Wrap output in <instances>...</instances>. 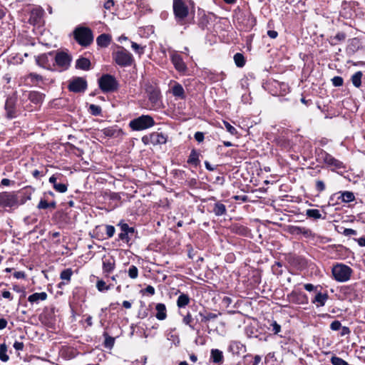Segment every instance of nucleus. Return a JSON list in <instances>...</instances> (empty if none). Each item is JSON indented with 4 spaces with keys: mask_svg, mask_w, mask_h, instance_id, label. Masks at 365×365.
Segmentation results:
<instances>
[{
    "mask_svg": "<svg viewBox=\"0 0 365 365\" xmlns=\"http://www.w3.org/2000/svg\"><path fill=\"white\" fill-rule=\"evenodd\" d=\"M112 58L116 64L121 67H127L133 62V55L122 46H118L112 53Z\"/></svg>",
    "mask_w": 365,
    "mask_h": 365,
    "instance_id": "nucleus-1",
    "label": "nucleus"
},
{
    "mask_svg": "<svg viewBox=\"0 0 365 365\" xmlns=\"http://www.w3.org/2000/svg\"><path fill=\"white\" fill-rule=\"evenodd\" d=\"M76 41L83 46H89L93 41L92 31L85 26H78L73 31Z\"/></svg>",
    "mask_w": 365,
    "mask_h": 365,
    "instance_id": "nucleus-2",
    "label": "nucleus"
},
{
    "mask_svg": "<svg viewBox=\"0 0 365 365\" xmlns=\"http://www.w3.org/2000/svg\"><path fill=\"white\" fill-rule=\"evenodd\" d=\"M331 272L336 281L345 282L349 280L352 274V269L346 264H336L332 267Z\"/></svg>",
    "mask_w": 365,
    "mask_h": 365,
    "instance_id": "nucleus-3",
    "label": "nucleus"
},
{
    "mask_svg": "<svg viewBox=\"0 0 365 365\" xmlns=\"http://www.w3.org/2000/svg\"><path fill=\"white\" fill-rule=\"evenodd\" d=\"M155 125L153 118L148 115H142L129 123V126L133 130H143L151 128Z\"/></svg>",
    "mask_w": 365,
    "mask_h": 365,
    "instance_id": "nucleus-4",
    "label": "nucleus"
},
{
    "mask_svg": "<svg viewBox=\"0 0 365 365\" xmlns=\"http://www.w3.org/2000/svg\"><path fill=\"white\" fill-rule=\"evenodd\" d=\"M99 87L104 93L113 92L118 88V82L115 77L110 74L103 75L98 79Z\"/></svg>",
    "mask_w": 365,
    "mask_h": 365,
    "instance_id": "nucleus-5",
    "label": "nucleus"
},
{
    "mask_svg": "<svg viewBox=\"0 0 365 365\" xmlns=\"http://www.w3.org/2000/svg\"><path fill=\"white\" fill-rule=\"evenodd\" d=\"M320 158L331 170L344 168V165L342 162L336 159L326 151H322L320 153Z\"/></svg>",
    "mask_w": 365,
    "mask_h": 365,
    "instance_id": "nucleus-6",
    "label": "nucleus"
},
{
    "mask_svg": "<svg viewBox=\"0 0 365 365\" xmlns=\"http://www.w3.org/2000/svg\"><path fill=\"white\" fill-rule=\"evenodd\" d=\"M36 62L42 68L52 69V66H55L54 53L53 52L43 53L36 58Z\"/></svg>",
    "mask_w": 365,
    "mask_h": 365,
    "instance_id": "nucleus-7",
    "label": "nucleus"
},
{
    "mask_svg": "<svg viewBox=\"0 0 365 365\" xmlns=\"http://www.w3.org/2000/svg\"><path fill=\"white\" fill-rule=\"evenodd\" d=\"M173 11L178 20H182L188 15V7L182 0H174Z\"/></svg>",
    "mask_w": 365,
    "mask_h": 365,
    "instance_id": "nucleus-8",
    "label": "nucleus"
},
{
    "mask_svg": "<svg viewBox=\"0 0 365 365\" xmlns=\"http://www.w3.org/2000/svg\"><path fill=\"white\" fill-rule=\"evenodd\" d=\"M142 140L145 144L157 145L165 144L167 142V136L163 133L153 132L149 136H144Z\"/></svg>",
    "mask_w": 365,
    "mask_h": 365,
    "instance_id": "nucleus-9",
    "label": "nucleus"
},
{
    "mask_svg": "<svg viewBox=\"0 0 365 365\" xmlns=\"http://www.w3.org/2000/svg\"><path fill=\"white\" fill-rule=\"evenodd\" d=\"M17 204L18 200L16 195L8 192H0V206L12 207Z\"/></svg>",
    "mask_w": 365,
    "mask_h": 365,
    "instance_id": "nucleus-10",
    "label": "nucleus"
},
{
    "mask_svg": "<svg viewBox=\"0 0 365 365\" xmlns=\"http://www.w3.org/2000/svg\"><path fill=\"white\" fill-rule=\"evenodd\" d=\"M71 57L65 52H58L54 54V62L61 70H66L71 64Z\"/></svg>",
    "mask_w": 365,
    "mask_h": 365,
    "instance_id": "nucleus-11",
    "label": "nucleus"
},
{
    "mask_svg": "<svg viewBox=\"0 0 365 365\" xmlns=\"http://www.w3.org/2000/svg\"><path fill=\"white\" fill-rule=\"evenodd\" d=\"M86 88L87 82L84 78L81 77H77L73 78L72 81H70L68 85V89L71 91L75 93L84 92Z\"/></svg>",
    "mask_w": 365,
    "mask_h": 365,
    "instance_id": "nucleus-12",
    "label": "nucleus"
},
{
    "mask_svg": "<svg viewBox=\"0 0 365 365\" xmlns=\"http://www.w3.org/2000/svg\"><path fill=\"white\" fill-rule=\"evenodd\" d=\"M171 61L175 68L180 73H184L187 71V67L182 60V58L177 53H173L170 56Z\"/></svg>",
    "mask_w": 365,
    "mask_h": 365,
    "instance_id": "nucleus-13",
    "label": "nucleus"
},
{
    "mask_svg": "<svg viewBox=\"0 0 365 365\" xmlns=\"http://www.w3.org/2000/svg\"><path fill=\"white\" fill-rule=\"evenodd\" d=\"M146 92L148 93V99L151 103L152 106H159L160 98V91L157 88L150 86L146 89Z\"/></svg>",
    "mask_w": 365,
    "mask_h": 365,
    "instance_id": "nucleus-14",
    "label": "nucleus"
},
{
    "mask_svg": "<svg viewBox=\"0 0 365 365\" xmlns=\"http://www.w3.org/2000/svg\"><path fill=\"white\" fill-rule=\"evenodd\" d=\"M115 267V259L112 257L103 258V271L106 274L112 272Z\"/></svg>",
    "mask_w": 365,
    "mask_h": 365,
    "instance_id": "nucleus-15",
    "label": "nucleus"
},
{
    "mask_svg": "<svg viewBox=\"0 0 365 365\" xmlns=\"http://www.w3.org/2000/svg\"><path fill=\"white\" fill-rule=\"evenodd\" d=\"M171 92L175 98H178L182 100L185 98V90L179 83L175 82L171 88Z\"/></svg>",
    "mask_w": 365,
    "mask_h": 365,
    "instance_id": "nucleus-16",
    "label": "nucleus"
},
{
    "mask_svg": "<svg viewBox=\"0 0 365 365\" xmlns=\"http://www.w3.org/2000/svg\"><path fill=\"white\" fill-rule=\"evenodd\" d=\"M155 317L160 321L165 320L167 318V309L164 304L158 303L155 305Z\"/></svg>",
    "mask_w": 365,
    "mask_h": 365,
    "instance_id": "nucleus-17",
    "label": "nucleus"
},
{
    "mask_svg": "<svg viewBox=\"0 0 365 365\" xmlns=\"http://www.w3.org/2000/svg\"><path fill=\"white\" fill-rule=\"evenodd\" d=\"M5 110L6 112V117L8 118H14L16 117V110L14 106V102L11 99H8L5 103Z\"/></svg>",
    "mask_w": 365,
    "mask_h": 365,
    "instance_id": "nucleus-18",
    "label": "nucleus"
},
{
    "mask_svg": "<svg viewBox=\"0 0 365 365\" xmlns=\"http://www.w3.org/2000/svg\"><path fill=\"white\" fill-rule=\"evenodd\" d=\"M111 41V36L106 34L98 36L96 38L97 44L101 47H107Z\"/></svg>",
    "mask_w": 365,
    "mask_h": 365,
    "instance_id": "nucleus-19",
    "label": "nucleus"
},
{
    "mask_svg": "<svg viewBox=\"0 0 365 365\" xmlns=\"http://www.w3.org/2000/svg\"><path fill=\"white\" fill-rule=\"evenodd\" d=\"M43 98L44 95L38 91H31L29 94V99L35 104L41 103Z\"/></svg>",
    "mask_w": 365,
    "mask_h": 365,
    "instance_id": "nucleus-20",
    "label": "nucleus"
},
{
    "mask_svg": "<svg viewBox=\"0 0 365 365\" xmlns=\"http://www.w3.org/2000/svg\"><path fill=\"white\" fill-rule=\"evenodd\" d=\"M46 299L47 294L46 292H36L29 297L28 301L31 303H38L39 301H44Z\"/></svg>",
    "mask_w": 365,
    "mask_h": 365,
    "instance_id": "nucleus-21",
    "label": "nucleus"
},
{
    "mask_svg": "<svg viewBox=\"0 0 365 365\" xmlns=\"http://www.w3.org/2000/svg\"><path fill=\"white\" fill-rule=\"evenodd\" d=\"M210 358L215 364H221L223 362V354L219 349H212Z\"/></svg>",
    "mask_w": 365,
    "mask_h": 365,
    "instance_id": "nucleus-22",
    "label": "nucleus"
},
{
    "mask_svg": "<svg viewBox=\"0 0 365 365\" xmlns=\"http://www.w3.org/2000/svg\"><path fill=\"white\" fill-rule=\"evenodd\" d=\"M190 298L188 294L181 293L177 299V306L178 308H184L189 304Z\"/></svg>",
    "mask_w": 365,
    "mask_h": 365,
    "instance_id": "nucleus-23",
    "label": "nucleus"
},
{
    "mask_svg": "<svg viewBox=\"0 0 365 365\" xmlns=\"http://www.w3.org/2000/svg\"><path fill=\"white\" fill-rule=\"evenodd\" d=\"M328 294H322L321 292H319L316 294L314 299H313V303H317V307H323L324 306L327 300L328 299Z\"/></svg>",
    "mask_w": 365,
    "mask_h": 365,
    "instance_id": "nucleus-24",
    "label": "nucleus"
},
{
    "mask_svg": "<svg viewBox=\"0 0 365 365\" xmlns=\"http://www.w3.org/2000/svg\"><path fill=\"white\" fill-rule=\"evenodd\" d=\"M212 212L216 216H222L226 214L227 209L224 204L221 203L220 202H217L214 205Z\"/></svg>",
    "mask_w": 365,
    "mask_h": 365,
    "instance_id": "nucleus-25",
    "label": "nucleus"
},
{
    "mask_svg": "<svg viewBox=\"0 0 365 365\" xmlns=\"http://www.w3.org/2000/svg\"><path fill=\"white\" fill-rule=\"evenodd\" d=\"M91 62L86 58H80L76 61V68L82 70H88L90 68Z\"/></svg>",
    "mask_w": 365,
    "mask_h": 365,
    "instance_id": "nucleus-26",
    "label": "nucleus"
},
{
    "mask_svg": "<svg viewBox=\"0 0 365 365\" xmlns=\"http://www.w3.org/2000/svg\"><path fill=\"white\" fill-rule=\"evenodd\" d=\"M101 131L103 134L105 135L106 136L117 137L119 135L120 130L117 129L115 127H108L103 129Z\"/></svg>",
    "mask_w": 365,
    "mask_h": 365,
    "instance_id": "nucleus-27",
    "label": "nucleus"
},
{
    "mask_svg": "<svg viewBox=\"0 0 365 365\" xmlns=\"http://www.w3.org/2000/svg\"><path fill=\"white\" fill-rule=\"evenodd\" d=\"M306 215L308 217L313 218L314 220H318L320 218L324 219L325 217H322L320 211L317 209H308L306 211Z\"/></svg>",
    "mask_w": 365,
    "mask_h": 365,
    "instance_id": "nucleus-28",
    "label": "nucleus"
},
{
    "mask_svg": "<svg viewBox=\"0 0 365 365\" xmlns=\"http://www.w3.org/2000/svg\"><path fill=\"white\" fill-rule=\"evenodd\" d=\"M8 349L6 344H1L0 345V359L3 362H6L9 359L8 354Z\"/></svg>",
    "mask_w": 365,
    "mask_h": 365,
    "instance_id": "nucleus-29",
    "label": "nucleus"
},
{
    "mask_svg": "<svg viewBox=\"0 0 365 365\" xmlns=\"http://www.w3.org/2000/svg\"><path fill=\"white\" fill-rule=\"evenodd\" d=\"M361 78H362V72L361 71H357L351 76V82L355 87L359 88L361 86Z\"/></svg>",
    "mask_w": 365,
    "mask_h": 365,
    "instance_id": "nucleus-30",
    "label": "nucleus"
},
{
    "mask_svg": "<svg viewBox=\"0 0 365 365\" xmlns=\"http://www.w3.org/2000/svg\"><path fill=\"white\" fill-rule=\"evenodd\" d=\"M346 36L344 32H339L336 36L330 38L331 45H336L337 41H343L345 40Z\"/></svg>",
    "mask_w": 365,
    "mask_h": 365,
    "instance_id": "nucleus-31",
    "label": "nucleus"
},
{
    "mask_svg": "<svg viewBox=\"0 0 365 365\" xmlns=\"http://www.w3.org/2000/svg\"><path fill=\"white\" fill-rule=\"evenodd\" d=\"M234 61L236 66L239 68H242L245 64V59L244 56L240 53H237L234 56Z\"/></svg>",
    "mask_w": 365,
    "mask_h": 365,
    "instance_id": "nucleus-32",
    "label": "nucleus"
},
{
    "mask_svg": "<svg viewBox=\"0 0 365 365\" xmlns=\"http://www.w3.org/2000/svg\"><path fill=\"white\" fill-rule=\"evenodd\" d=\"M198 158V153L195 150H192L189 155L187 163L197 166L199 163Z\"/></svg>",
    "mask_w": 365,
    "mask_h": 365,
    "instance_id": "nucleus-33",
    "label": "nucleus"
},
{
    "mask_svg": "<svg viewBox=\"0 0 365 365\" xmlns=\"http://www.w3.org/2000/svg\"><path fill=\"white\" fill-rule=\"evenodd\" d=\"M340 198L344 202H350L354 200L355 197L353 192L345 191L341 193Z\"/></svg>",
    "mask_w": 365,
    "mask_h": 365,
    "instance_id": "nucleus-34",
    "label": "nucleus"
},
{
    "mask_svg": "<svg viewBox=\"0 0 365 365\" xmlns=\"http://www.w3.org/2000/svg\"><path fill=\"white\" fill-rule=\"evenodd\" d=\"M359 48V40L356 38L350 39L349 41V45L347 46V50L351 52H355L356 50Z\"/></svg>",
    "mask_w": 365,
    "mask_h": 365,
    "instance_id": "nucleus-35",
    "label": "nucleus"
},
{
    "mask_svg": "<svg viewBox=\"0 0 365 365\" xmlns=\"http://www.w3.org/2000/svg\"><path fill=\"white\" fill-rule=\"evenodd\" d=\"M72 274H73V272H72L71 269L68 268V269H66L63 270L61 272L60 277L63 280H66L67 282H69L71 280V277Z\"/></svg>",
    "mask_w": 365,
    "mask_h": 365,
    "instance_id": "nucleus-36",
    "label": "nucleus"
},
{
    "mask_svg": "<svg viewBox=\"0 0 365 365\" xmlns=\"http://www.w3.org/2000/svg\"><path fill=\"white\" fill-rule=\"evenodd\" d=\"M128 274L130 279H135L138 277V269L135 265H130L128 268Z\"/></svg>",
    "mask_w": 365,
    "mask_h": 365,
    "instance_id": "nucleus-37",
    "label": "nucleus"
},
{
    "mask_svg": "<svg viewBox=\"0 0 365 365\" xmlns=\"http://www.w3.org/2000/svg\"><path fill=\"white\" fill-rule=\"evenodd\" d=\"M168 340L172 341V342H178L179 338L178 335L176 333L175 329H171L167 334Z\"/></svg>",
    "mask_w": 365,
    "mask_h": 365,
    "instance_id": "nucleus-38",
    "label": "nucleus"
},
{
    "mask_svg": "<svg viewBox=\"0 0 365 365\" xmlns=\"http://www.w3.org/2000/svg\"><path fill=\"white\" fill-rule=\"evenodd\" d=\"M96 287L99 292L108 291L110 289V285H106L103 280H98L96 283Z\"/></svg>",
    "mask_w": 365,
    "mask_h": 365,
    "instance_id": "nucleus-39",
    "label": "nucleus"
},
{
    "mask_svg": "<svg viewBox=\"0 0 365 365\" xmlns=\"http://www.w3.org/2000/svg\"><path fill=\"white\" fill-rule=\"evenodd\" d=\"M200 315L202 317V322H207L210 320L215 319L217 318V315L214 313H207L206 314H202L200 313Z\"/></svg>",
    "mask_w": 365,
    "mask_h": 365,
    "instance_id": "nucleus-40",
    "label": "nucleus"
},
{
    "mask_svg": "<svg viewBox=\"0 0 365 365\" xmlns=\"http://www.w3.org/2000/svg\"><path fill=\"white\" fill-rule=\"evenodd\" d=\"M53 188L58 192L64 193L68 190V185L64 183L55 184Z\"/></svg>",
    "mask_w": 365,
    "mask_h": 365,
    "instance_id": "nucleus-41",
    "label": "nucleus"
},
{
    "mask_svg": "<svg viewBox=\"0 0 365 365\" xmlns=\"http://www.w3.org/2000/svg\"><path fill=\"white\" fill-rule=\"evenodd\" d=\"M131 48L133 49V51L137 53L139 55H141L144 53V48L143 46L138 44L135 42H132L131 43Z\"/></svg>",
    "mask_w": 365,
    "mask_h": 365,
    "instance_id": "nucleus-42",
    "label": "nucleus"
},
{
    "mask_svg": "<svg viewBox=\"0 0 365 365\" xmlns=\"http://www.w3.org/2000/svg\"><path fill=\"white\" fill-rule=\"evenodd\" d=\"M331 361L333 365H349L346 361L337 356H332Z\"/></svg>",
    "mask_w": 365,
    "mask_h": 365,
    "instance_id": "nucleus-43",
    "label": "nucleus"
},
{
    "mask_svg": "<svg viewBox=\"0 0 365 365\" xmlns=\"http://www.w3.org/2000/svg\"><path fill=\"white\" fill-rule=\"evenodd\" d=\"M28 78L31 80L32 83H36L43 81V77L37 73H31L28 76Z\"/></svg>",
    "mask_w": 365,
    "mask_h": 365,
    "instance_id": "nucleus-44",
    "label": "nucleus"
},
{
    "mask_svg": "<svg viewBox=\"0 0 365 365\" xmlns=\"http://www.w3.org/2000/svg\"><path fill=\"white\" fill-rule=\"evenodd\" d=\"M89 110H90L91 113L94 115H98L101 113V107L98 106L94 105V104L90 105Z\"/></svg>",
    "mask_w": 365,
    "mask_h": 365,
    "instance_id": "nucleus-45",
    "label": "nucleus"
},
{
    "mask_svg": "<svg viewBox=\"0 0 365 365\" xmlns=\"http://www.w3.org/2000/svg\"><path fill=\"white\" fill-rule=\"evenodd\" d=\"M119 226L120 227L121 232H130V233L134 232V228L129 227L128 225L126 223L120 222L119 224Z\"/></svg>",
    "mask_w": 365,
    "mask_h": 365,
    "instance_id": "nucleus-46",
    "label": "nucleus"
},
{
    "mask_svg": "<svg viewBox=\"0 0 365 365\" xmlns=\"http://www.w3.org/2000/svg\"><path fill=\"white\" fill-rule=\"evenodd\" d=\"M223 123L227 131L229 132L230 134L235 135L237 133L236 128L233 127L232 125H230L228 122L224 121Z\"/></svg>",
    "mask_w": 365,
    "mask_h": 365,
    "instance_id": "nucleus-47",
    "label": "nucleus"
},
{
    "mask_svg": "<svg viewBox=\"0 0 365 365\" xmlns=\"http://www.w3.org/2000/svg\"><path fill=\"white\" fill-rule=\"evenodd\" d=\"M331 82L334 86L338 87V86H341L343 85L344 80L341 76H334L331 79Z\"/></svg>",
    "mask_w": 365,
    "mask_h": 365,
    "instance_id": "nucleus-48",
    "label": "nucleus"
},
{
    "mask_svg": "<svg viewBox=\"0 0 365 365\" xmlns=\"http://www.w3.org/2000/svg\"><path fill=\"white\" fill-rule=\"evenodd\" d=\"M270 327H272V331L274 334H278V333L280 331V330H281V327H280V325H279V324H278L277 323V322H275V321H273V322L270 324Z\"/></svg>",
    "mask_w": 365,
    "mask_h": 365,
    "instance_id": "nucleus-49",
    "label": "nucleus"
},
{
    "mask_svg": "<svg viewBox=\"0 0 365 365\" xmlns=\"http://www.w3.org/2000/svg\"><path fill=\"white\" fill-rule=\"evenodd\" d=\"M316 190L319 192L325 190V184L322 180H317L316 181Z\"/></svg>",
    "mask_w": 365,
    "mask_h": 365,
    "instance_id": "nucleus-50",
    "label": "nucleus"
},
{
    "mask_svg": "<svg viewBox=\"0 0 365 365\" xmlns=\"http://www.w3.org/2000/svg\"><path fill=\"white\" fill-rule=\"evenodd\" d=\"M330 328L334 331L340 330L341 328V324L339 321L335 320L331 322Z\"/></svg>",
    "mask_w": 365,
    "mask_h": 365,
    "instance_id": "nucleus-51",
    "label": "nucleus"
},
{
    "mask_svg": "<svg viewBox=\"0 0 365 365\" xmlns=\"http://www.w3.org/2000/svg\"><path fill=\"white\" fill-rule=\"evenodd\" d=\"M192 321V316L190 313H187L183 318L182 322L185 324L190 326L192 328V326L191 325V322Z\"/></svg>",
    "mask_w": 365,
    "mask_h": 365,
    "instance_id": "nucleus-52",
    "label": "nucleus"
},
{
    "mask_svg": "<svg viewBox=\"0 0 365 365\" xmlns=\"http://www.w3.org/2000/svg\"><path fill=\"white\" fill-rule=\"evenodd\" d=\"M130 232H121L119 235H118V237L120 240L125 242H128L129 240H130V237L128 236Z\"/></svg>",
    "mask_w": 365,
    "mask_h": 365,
    "instance_id": "nucleus-53",
    "label": "nucleus"
},
{
    "mask_svg": "<svg viewBox=\"0 0 365 365\" xmlns=\"http://www.w3.org/2000/svg\"><path fill=\"white\" fill-rule=\"evenodd\" d=\"M115 234V227L112 225L106 226V235L108 237H112Z\"/></svg>",
    "mask_w": 365,
    "mask_h": 365,
    "instance_id": "nucleus-54",
    "label": "nucleus"
},
{
    "mask_svg": "<svg viewBox=\"0 0 365 365\" xmlns=\"http://www.w3.org/2000/svg\"><path fill=\"white\" fill-rule=\"evenodd\" d=\"M37 208L40 210L47 209L48 208V202H47L45 200L41 199L37 205Z\"/></svg>",
    "mask_w": 365,
    "mask_h": 365,
    "instance_id": "nucleus-55",
    "label": "nucleus"
},
{
    "mask_svg": "<svg viewBox=\"0 0 365 365\" xmlns=\"http://www.w3.org/2000/svg\"><path fill=\"white\" fill-rule=\"evenodd\" d=\"M343 234L345 236L356 235L357 234V232L355 230L351 228H346L344 229Z\"/></svg>",
    "mask_w": 365,
    "mask_h": 365,
    "instance_id": "nucleus-56",
    "label": "nucleus"
},
{
    "mask_svg": "<svg viewBox=\"0 0 365 365\" xmlns=\"http://www.w3.org/2000/svg\"><path fill=\"white\" fill-rule=\"evenodd\" d=\"M194 137H195V139L197 142H199V143L202 142V141H203V140H204V133H202V132H196V133H195Z\"/></svg>",
    "mask_w": 365,
    "mask_h": 365,
    "instance_id": "nucleus-57",
    "label": "nucleus"
},
{
    "mask_svg": "<svg viewBox=\"0 0 365 365\" xmlns=\"http://www.w3.org/2000/svg\"><path fill=\"white\" fill-rule=\"evenodd\" d=\"M144 292L149 294L150 295H154L155 292V288L151 285L147 286Z\"/></svg>",
    "mask_w": 365,
    "mask_h": 365,
    "instance_id": "nucleus-58",
    "label": "nucleus"
},
{
    "mask_svg": "<svg viewBox=\"0 0 365 365\" xmlns=\"http://www.w3.org/2000/svg\"><path fill=\"white\" fill-rule=\"evenodd\" d=\"M303 228L304 227L294 226V227H292L291 230H292V233H294V234H302Z\"/></svg>",
    "mask_w": 365,
    "mask_h": 365,
    "instance_id": "nucleus-59",
    "label": "nucleus"
},
{
    "mask_svg": "<svg viewBox=\"0 0 365 365\" xmlns=\"http://www.w3.org/2000/svg\"><path fill=\"white\" fill-rule=\"evenodd\" d=\"M114 5V2L113 0H108L104 4V8L107 10L110 9Z\"/></svg>",
    "mask_w": 365,
    "mask_h": 365,
    "instance_id": "nucleus-60",
    "label": "nucleus"
},
{
    "mask_svg": "<svg viewBox=\"0 0 365 365\" xmlns=\"http://www.w3.org/2000/svg\"><path fill=\"white\" fill-rule=\"evenodd\" d=\"M267 35L271 38H276L277 37V36H278V33L276 31L269 30L267 31Z\"/></svg>",
    "mask_w": 365,
    "mask_h": 365,
    "instance_id": "nucleus-61",
    "label": "nucleus"
},
{
    "mask_svg": "<svg viewBox=\"0 0 365 365\" xmlns=\"http://www.w3.org/2000/svg\"><path fill=\"white\" fill-rule=\"evenodd\" d=\"M2 297L4 298L8 299L9 300H12L13 299V297H12L11 294L10 293V292L6 291V290H5V291H4L2 292Z\"/></svg>",
    "mask_w": 365,
    "mask_h": 365,
    "instance_id": "nucleus-62",
    "label": "nucleus"
},
{
    "mask_svg": "<svg viewBox=\"0 0 365 365\" xmlns=\"http://www.w3.org/2000/svg\"><path fill=\"white\" fill-rule=\"evenodd\" d=\"M233 199L235 200H242V202H246L247 200V196L246 195H235L233 196Z\"/></svg>",
    "mask_w": 365,
    "mask_h": 365,
    "instance_id": "nucleus-63",
    "label": "nucleus"
},
{
    "mask_svg": "<svg viewBox=\"0 0 365 365\" xmlns=\"http://www.w3.org/2000/svg\"><path fill=\"white\" fill-rule=\"evenodd\" d=\"M340 331H341L340 334L341 336H344V335L349 334V332H350L349 329L348 327H341Z\"/></svg>",
    "mask_w": 365,
    "mask_h": 365,
    "instance_id": "nucleus-64",
    "label": "nucleus"
}]
</instances>
